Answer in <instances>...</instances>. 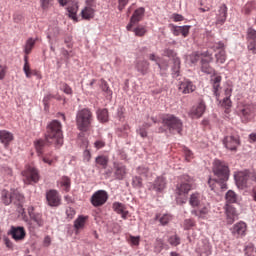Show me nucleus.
Returning a JSON list of instances; mask_svg holds the SVG:
<instances>
[{
    "mask_svg": "<svg viewBox=\"0 0 256 256\" xmlns=\"http://www.w3.org/2000/svg\"><path fill=\"white\" fill-rule=\"evenodd\" d=\"M203 203V195L197 192L191 194L189 199V204L191 205V207H201Z\"/></svg>",
    "mask_w": 256,
    "mask_h": 256,
    "instance_id": "30",
    "label": "nucleus"
},
{
    "mask_svg": "<svg viewBox=\"0 0 256 256\" xmlns=\"http://www.w3.org/2000/svg\"><path fill=\"white\" fill-rule=\"evenodd\" d=\"M130 31H133L136 37H145L147 33V28L143 25H138L136 28H131Z\"/></svg>",
    "mask_w": 256,
    "mask_h": 256,
    "instance_id": "44",
    "label": "nucleus"
},
{
    "mask_svg": "<svg viewBox=\"0 0 256 256\" xmlns=\"http://www.w3.org/2000/svg\"><path fill=\"white\" fill-rule=\"evenodd\" d=\"M81 17L85 19V21H90V19L95 17V9L91 7V4H87V6L81 10Z\"/></svg>",
    "mask_w": 256,
    "mask_h": 256,
    "instance_id": "28",
    "label": "nucleus"
},
{
    "mask_svg": "<svg viewBox=\"0 0 256 256\" xmlns=\"http://www.w3.org/2000/svg\"><path fill=\"white\" fill-rule=\"evenodd\" d=\"M2 203H4V205H11V203H13V192L10 193L7 190H3L2 191Z\"/></svg>",
    "mask_w": 256,
    "mask_h": 256,
    "instance_id": "40",
    "label": "nucleus"
},
{
    "mask_svg": "<svg viewBox=\"0 0 256 256\" xmlns=\"http://www.w3.org/2000/svg\"><path fill=\"white\" fill-rule=\"evenodd\" d=\"M23 71L27 77V79H31V65L29 64V56H24V66Z\"/></svg>",
    "mask_w": 256,
    "mask_h": 256,
    "instance_id": "45",
    "label": "nucleus"
},
{
    "mask_svg": "<svg viewBox=\"0 0 256 256\" xmlns=\"http://www.w3.org/2000/svg\"><path fill=\"white\" fill-rule=\"evenodd\" d=\"M39 157L41 161H43V163H46L47 165H53L56 161V159L52 154H45V155L42 154Z\"/></svg>",
    "mask_w": 256,
    "mask_h": 256,
    "instance_id": "47",
    "label": "nucleus"
},
{
    "mask_svg": "<svg viewBox=\"0 0 256 256\" xmlns=\"http://www.w3.org/2000/svg\"><path fill=\"white\" fill-rule=\"evenodd\" d=\"M145 15V8L140 7L136 9L130 18V23L126 26L127 31H131L133 29L134 25H137L140 21L143 20V17Z\"/></svg>",
    "mask_w": 256,
    "mask_h": 256,
    "instance_id": "15",
    "label": "nucleus"
},
{
    "mask_svg": "<svg viewBox=\"0 0 256 256\" xmlns=\"http://www.w3.org/2000/svg\"><path fill=\"white\" fill-rule=\"evenodd\" d=\"M216 57V63H219L220 65H223L225 61H227V53L225 50H220L218 53L215 54Z\"/></svg>",
    "mask_w": 256,
    "mask_h": 256,
    "instance_id": "46",
    "label": "nucleus"
},
{
    "mask_svg": "<svg viewBox=\"0 0 256 256\" xmlns=\"http://www.w3.org/2000/svg\"><path fill=\"white\" fill-rule=\"evenodd\" d=\"M47 143V140L38 139L34 142V147L36 149L38 157H41L43 155V149H45V145Z\"/></svg>",
    "mask_w": 256,
    "mask_h": 256,
    "instance_id": "37",
    "label": "nucleus"
},
{
    "mask_svg": "<svg viewBox=\"0 0 256 256\" xmlns=\"http://www.w3.org/2000/svg\"><path fill=\"white\" fill-rule=\"evenodd\" d=\"M223 145L229 151H237V148L241 145V138L239 135L226 136L223 139Z\"/></svg>",
    "mask_w": 256,
    "mask_h": 256,
    "instance_id": "12",
    "label": "nucleus"
},
{
    "mask_svg": "<svg viewBox=\"0 0 256 256\" xmlns=\"http://www.w3.org/2000/svg\"><path fill=\"white\" fill-rule=\"evenodd\" d=\"M109 199V194L105 190L96 191L90 199V203H92L93 207H103L107 203Z\"/></svg>",
    "mask_w": 256,
    "mask_h": 256,
    "instance_id": "10",
    "label": "nucleus"
},
{
    "mask_svg": "<svg viewBox=\"0 0 256 256\" xmlns=\"http://www.w3.org/2000/svg\"><path fill=\"white\" fill-rule=\"evenodd\" d=\"M62 91H64V93H66V95H71V93H73V90L66 83L62 84Z\"/></svg>",
    "mask_w": 256,
    "mask_h": 256,
    "instance_id": "60",
    "label": "nucleus"
},
{
    "mask_svg": "<svg viewBox=\"0 0 256 256\" xmlns=\"http://www.w3.org/2000/svg\"><path fill=\"white\" fill-rule=\"evenodd\" d=\"M5 75H7V66L0 65V80L5 79Z\"/></svg>",
    "mask_w": 256,
    "mask_h": 256,
    "instance_id": "61",
    "label": "nucleus"
},
{
    "mask_svg": "<svg viewBox=\"0 0 256 256\" xmlns=\"http://www.w3.org/2000/svg\"><path fill=\"white\" fill-rule=\"evenodd\" d=\"M221 76H215L211 79L213 93L217 99H219V95H221Z\"/></svg>",
    "mask_w": 256,
    "mask_h": 256,
    "instance_id": "27",
    "label": "nucleus"
},
{
    "mask_svg": "<svg viewBox=\"0 0 256 256\" xmlns=\"http://www.w3.org/2000/svg\"><path fill=\"white\" fill-rule=\"evenodd\" d=\"M168 243H170V245H173V247H177V245H180L181 243V238H179V236L177 235L171 236L168 239Z\"/></svg>",
    "mask_w": 256,
    "mask_h": 256,
    "instance_id": "51",
    "label": "nucleus"
},
{
    "mask_svg": "<svg viewBox=\"0 0 256 256\" xmlns=\"http://www.w3.org/2000/svg\"><path fill=\"white\" fill-rule=\"evenodd\" d=\"M35 43H37V39L35 38H28L23 46L24 49V57H29L31 55V52L33 51V48L35 47Z\"/></svg>",
    "mask_w": 256,
    "mask_h": 256,
    "instance_id": "32",
    "label": "nucleus"
},
{
    "mask_svg": "<svg viewBox=\"0 0 256 256\" xmlns=\"http://www.w3.org/2000/svg\"><path fill=\"white\" fill-rule=\"evenodd\" d=\"M113 209L118 215L122 216V219H127L129 215V211H127V208L123 205V203L115 202L113 204Z\"/></svg>",
    "mask_w": 256,
    "mask_h": 256,
    "instance_id": "31",
    "label": "nucleus"
},
{
    "mask_svg": "<svg viewBox=\"0 0 256 256\" xmlns=\"http://www.w3.org/2000/svg\"><path fill=\"white\" fill-rule=\"evenodd\" d=\"M225 214H226V221L228 225H233L235 223V219L238 217L237 209L233 207L231 204H225Z\"/></svg>",
    "mask_w": 256,
    "mask_h": 256,
    "instance_id": "18",
    "label": "nucleus"
},
{
    "mask_svg": "<svg viewBox=\"0 0 256 256\" xmlns=\"http://www.w3.org/2000/svg\"><path fill=\"white\" fill-rule=\"evenodd\" d=\"M217 180L209 178L208 185L212 191H215V188L217 187Z\"/></svg>",
    "mask_w": 256,
    "mask_h": 256,
    "instance_id": "59",
    "label": "nucleus"
},
{
    "mask_svg": "<svg viewBox=\"0 0 256 256\" xmlns=\"http://www.w3.org/2000/svg\"><path fill=\"white\" fill-rule=\"evenodd\" d=\"M154 219L155 221H159L161 225H167L172 218L169 214H157Z\"/></svg>",
    "mask_w": 256,
    "mask_h": 256,
    "instance_id": "41",
    "label": "nucleus"
},
{
    "mask_svg": "<svg viewBox=\"0 0 256 256\" xmlns=\"http://www.w3.org/2000/svg\"><path fill=\"white\" fill-rule=\"evenodd\" d=\"M100 87L102 91H104V93H106L107 95H112L111 89L109 88V84L104 79L101 80Z\"/></svg>",
    "mask_w": 256,
    "mask_h": 256,
    "instance_id": "50",
    "label": "nucleus"
},
{
    "mask_svg": "<svg viewBox=\"0 0 256 256\" xmlns=\"http://www.w3.org/2000/svg\"><path fill=\"white\" fill-rule=\"evenodd\" d=\"M96 163H97V165H100V167H102V169H107V165L109 163V158H107V156H98L96 158Z\"/></svg>",
    "mask_w": 256,
    "mask_h": 256,
    "instance_id": "48",
    "label": "nucleus"
},
{
    "mask_svg": "<svg viewBox=\"0 0 256 256\" xmlns=\"http://www.w3.org/2000/svg\"><path fill=\"white\" fill-rule=\"evenodd\" d=\"M40 5L44 10L49 9L53 5V0H40Z\"/></svg>",
    "mask_w": 256,
    "mask_h": 256,
    "instance_id": "54",
    "label": "nucleus"
},
{
    "mask_svg": "<svg viewBox=\"0 0 256 256\" xmlns=\"http://www.w3.org/2000/svg\"><path fill=\"white\" fill-rule=\"evenodd\" d=\"M191 29V26H174L173 27V35L175 37H179V35H182L183 37H189V31Z\"/></svg>",
    "mask_w": 256,
    "mask_h": 256,
    "instance_id": "29",
    "label": "nucleus"
},
{
    "mask_svg": "<svg viewBox=\"0 0 256 256\" xmlns=\"http://www.w3.org/2000/svg\"><path fill=\"white\" fill-rule=\"evenodd\" d=\"M93 123V112L88 108H84L76 114V124L80 131H87Z\"/></svg>",
    "mask_w": 256,
    "mask_h": 256,
    "instance_id": "3",
    "label": "nucleus"
},
{
    "mask_svg": "<svg viewBox=\"0 0 256 256\" xmlns=\"http://www.w3.org/2000/svg\"><path fill=\"white\" fill-rule=\"evenodd\" d=\"M137 171L139 175H144L145 177H147V173H149V168L140 166L138 167Z\"/></svg>",
    "mask_w": 256,
    "mask_h": 256,
    "instance_id": "58",
    "label": "nucleus"
},
{
    "mask_svg": "<svg viewBox=\"0 0 256 256\" xmlns=\"http://www.w3.org/2000/svg\"><path fill=\"white\" fill-rule=\"evenodd\" d=\"M157 65L160 71H167L169 69V62L167 60H160Z\"/></svg>",
    "mask_w": 256,
    "mask_h": 256,
    "instance_id": "53",
    "label": "nucleus"
},
{
    "mask_svg": "<svg viewBox=\"0 0 256 256\" xmlns=\"http://www.w3.org/2000/svg\"><path fill=\"white\" fill-rule=\"evenodd\" d=\"M205 102L201 101L200 103H198L196 106H193L190 110V117H192V119H199L200 117H203V113H205Z\"/></svg>",
    "mask_w": 256,
    "mask_h": 256,
    "instance_id": "20",
    "label": "nucleus"
},
{
    "mask_svg": "<svg viewBox=\"0 0 256 256\" xmlns=\"http://www.w3.org/2000/svg\"><path fill=\"white\" fill-rule=\"evenodd\" d=\"M132 184L134 185V187H141L143 185V180L141 179V177L135 176L132 179Z\"/></svg>",
    "mask_w": 256,
    "mask_h": 256,
    "instance_id": "56",
    "label": "nucleus"
},
{
    "mask_svg": "<svg viewBox=\"0 0 256 256\" xmlns=\"http://www.w3.org/2000/svg\"><path fill=\"white\" fill-rule=\"evenodd\" d=\"M212 171L220 181L229 180V166L224 161L214 160Z\"/></svg>",
    "mask_w": 256,
    "mask_h": 256,
    "instance_id": "6",
    "label": "nucleus"
},
{
    "mask_svg": "<svg viewBox=\"0 0 256 256\" xmlns=\"http://www.w3.org/2000/svg\"><path fill=\"white\" fill-rule=\"evenodd\" d=\"M239 113L242 123H249L256 117V105L245 104L239 109Z\"/></svg>",
    "mask_w": 256,
    "mask_h": 256,
    "instance_id": "7",
    "label": "nucleus"
},
{
    "mask_svg": "<svg viewBox=\"0 0 256 256\" xmlns=\"http://www.w3.org/2000/svg\"><path fill=\"white\" fill-rule=\"evenodd\" d=\"M46 199L50 207H58L59 203H61V198L56 190H49L46 193Z\"/></svg>",
    "mask_w": 256,
    "mask_h": 256,
    "instance_id": "21",
    "label": "nucleus"
},
{
    "mask_svg": "<svg viewBox=\"0 0 256 256\" xmlns=\"http://www.w3.org/2000/svg\"><path fill=\"white\" fill-rule=\"evenodd\" d=\"M129 242L131 245H139V243H141V237L139 236H130L129 237Z\"/></svg>",
    "mask_w": 256,
    "mask_h": 256,
    "instance_id": "55",
    "label": "nucleus"
},
{
    "mask_svg": "<svg viewBox=\"0 0 256 256\" xmlns=\"http://www.w3.org/2000/svg\"><path fill=\"white\" fill-rule=\"evenodd\" d=\"M28 215L30 219H26L25 221L29 231H35V229H39V227H43V225H45L43 214L34 212L33 207L28 208Z\"/></svg>",
    "mask_w": 256,
    "mask_h": 256,
    "instance_id": "5",
    "label": "nucleus"
},
{
    "mask_svg": "<svg viewBox=\"0 0 256 256\" xmlns=\"http://www.w3.org/2000/svg\"><path fill=\"white\" fill-rule=\"evenodd\" d=\"M184 155L186 161H191V159H193V152H191V150H189L188 148H184Z\"/></svg>",
    "mask_w": 256,
    "mask_h": 256,
    "instance_id": "57",
    "label": "nucleus"
},
{
    "mask_svg": "<svg viewBox=\"0 0 256 256\" xmlns=\"http://www.w3.org/2000/svg\"><path fill=\"white\" fill-rule=\"evenodd\" d=\"M196 89L197 87L195 86V84H193L191 80H188V79H184L179 84V91H181L183 95L193 93V91H195Z\"/></svg>",
    "mask_w": 256,
    "mask_h": 256,
    "instance_id": "22",
    "label": "nucleus"
},
{
    "mask_svg": "<svg viewBox=\"0 0 256 256\" xmlns=\"http://www.w3.org/2000/svg\"><path fill=\"white\" fill-rule=\"evenodd\" d=\"M162 123L170 133L181 134V131H183V121L173 114L164 115Z\"/></svg>",
    "mask_w": 256,
    "mask_h": 256,
    "instance_id": "4",
    "label": "nucleus"
},
{
    "mask_svg": "<svg viewBox=\"0 0 256 256\" xmlns=\"http://www.w3.org/2000/svg\"><path fill=\"white\" fill-rule=\"evenodd\" d=\"M183 227L186 230H189L192 227H195V220H193L191 218L184 220Z\"/></svg>",
    "mask_w": 256,
    "mask_h": 256,
    "instance_id": "52",
    "label": "nucleus"
},
{
    "mask_svg": "<svg viewBox=\"0 0 256 256\" xmlns=\"http://www.w3.org/2000/svg\"><path fill=\"white\" fill-rule=\"evenodd\" d=\"M212 61H213V55L210 54L209 52H205L201 61V71H203V73H207V75H211L214 72L213 67L209 65Z\"/></svg>",
    "mask_w": 256,
    "mask_h": 256,
    "instance_id": "16",
    "label": "nucleus"
},
{
    "mask_svg": "<svg viewBox=\"0 0 256 256\" xmlns=\"http://www.w3.org/2000/svg\"><path fill=\"white\" fill-rule=\"evenodd\" d=\"M154 253H161L165 247V241L161 238H156L154 244Z\"/></svg>",
    "mask_w": 256,
    "mask_h": 256,
    "instance_id": "42",
    "label": "nucleus"
},
{
    "mask_svg": "<svg viewBox=\"0 0 256 256\" xmlns=\"http://www.w3.org/2000/svg\"><path fill=\"white\" fill-rule=\"evenodd\" d=\"M58 185L61 187L63 191H66V193H69L71 189V178L67 176H63L59 181Z\"/></svg>",
    "mask_w": 256,
    "mask_h": 256,
    "instance_id": "34",
    "label": "nucleus"
},
{
    "mask_svg": "<svg viewBox=\"0 0 256 256\" xmlns=\"http://www.w3.org/2000/svg\"><path fill=\"white\" fill-rule=\"evenodd\" d=\"M193 189V179L189 176H184V181L176 186V203L183 205L187 203V195Z\"/></svg>",
    "mask_w": 256,
    "mask_h": 256,
    "instance_id": "2",
    "label": "nucleus"
},
{
    "mask_svg": "<svg viewBox=\"0 0 256 256\" xmlns=\"http://www.w3.org/2000/svg\"><path fill=\"white\" fill-rule=\"evenodd\" d=\"M23 181L26 185H31L32 183H39V170L33 166H27L24 171H22Z\"/></svg>",
    "mask_w": 256,
    "mask_h": 256,
    "instance_id": "8",
    "label": "nucleus"
},
{
    "mask_svg": "<svg viewBox=\"0 0 256 256\" xmlns=\"http://www.w3.org/2000/svg\"><path fill=\"white\" fill-rule=\"evenodd\" d=\"M252 178L253 174L247 170L240 171L234 175L236 185H238V187H241V189H245V187H248L249 183H251Z\"/></svg>",
    "mask_w": 256,
    "mask_h": 256,
    "instance_id": "9",
    "label": "nucleus"
},
{
    "mask_svg": "<svg viewBox=\"0 0 256 256\" xmlns=\"http://www.w3.org/2000/svg\"><path fill=\"white\" fill-rule=\"evenodd\" d=\"M164 57H169V59L173 60L174 66L172 67L174 77H179V70L181 69V60L177 57V53H175L171 49L164 50Z\"/></svg>",
    "mask_w": 256,
    "mask_h": 256,
    "instance_id": "11",
    "label": "nucleus"
},
{
    "mask_svg": "<svg viewBox=\"0 0 256 256\" xmlns=\"http://www.w3.org/2000/svg\"><path fill=\"white\" fill-rule=\"evenodd\" d=\"M66 9L68 11V17L75 21H79V18H77V12L79 11V3L77 1L72 0L69 6H66Z\"/></svg>",
    "mask_w": 256,
    "mask_h": 256,
    "instance_id": "24",
    "label": "nucleus"
},
{
    "mask_svg": "<svg viewBox=\"0 0 256 256\" xmlns=\"http://www.w3.org/2000/svg\"><path fill=\"white\" fill-rule=\"evenodd\" d=\"M127 175V167L123 164L114 163V177L118 181H123Z\"/></svg>",
    "mask_w": 256,
    "mask_h": 256,
    "instance_id": "23",
    "label": "nucleus"
},
{
    "mask_svg": "<svg viewBox=\"0 0 256 256\" xmlns=\"http://www.w3.org/2000/svg\"><path fill=\"white\" fill-rule=\"evenodd\" d=\"M227 20V6L220 7L219 15L217 17L216 25H223Z\"/></svg>",
    "mask_w": 256,
    "mask_h": 256,
    "instance_id": "36",
    "label": "nucleus"
},
{
    "mask_svg": "<svg viewBox=\"0 0 256 256\" xmlns=\"http://www.w3.org/2000/svg\"><path fill=\"white\" fill-rule=\"evenodd\" d=\"M89 219L88 216H79L75 221H74V228L76 231H79L85 227V223H87V220Z\"/></svg>",
    "mask_w": 256,
    "mask_h": 256,
    "instance_id": "38",
    "label": "nucleus"
},
{
    "mask_svg": "<svg viewBox=\"0 0 256 256\" xmlns=\"http://www.w3.org/2000/svg\"><path fill=\"white\" fill-rule=\"evenodd\" d=\"M46 142L48 145H63V125L58 120H52L46 128Z\"/></svg>",
    "mask_w": 256,
    "mask_h": 256,
    "instance_id": "1",
    "label": "nucleus"
},
{
    "mask_svg": "<svg viewBox=\"0 0 256 256\" xmlns=\"http://www.w3.org/2000/svg\"><path fill=\"white\" fill-rule=\"evenodd\" d=\"M84 161L89 163L91 161V152L89 150H85L83 153Z\"/></svg>",
    "mask_w": 256,
    "mask_h": 256,
    "instance_id": "63",
    "label": "nucleus"
},
{
    "mask_svg": "<svg viewBox=\"0 0 256 256\" xmlns=\"http://www.w3.org/2000/svg\"><path fill=\"white\" fill-rule=\"evenodd\" d=\"M230 231L233 237H236V239H241V237H245V235H247V223L243 221L237 222L232 226Z\"/></svg>",
    "mask_w": 256,
    "mask_h": 256,
    "instance_id": "14",
    "label": "nucleus"
},
{
    "mask_svg": "<svg viewBox=\"0 0 256 256\" xmlns=\"http://www.w3.org/2000/svg\"><path fill=\"white\" fill-rule=\"evenodd\" d=\"M165 187H167V182L165 181V179L163 177H158L153 184V190L154 191H163V189H165Z\"/></svg>",
    "mask_w": 256,
    "mask_h": 256,
    "instance_id": "35",
    "label": "nucleus"
},
{
    "mask_svg": "<svg viewBox=\"0 0 256 256\" xmlns=\"http://www.w3.org/2000/svg\"><path fill=\"white\" fill-rule=\"evenodd\" d=\"M15 139V136H13V133L7 131V130H0V143L4 145L5 149L11 145V142Z\"/></svg>",
    "mask_w": 256,
    "mask_h": 256,
    "instance_id": "25",
    "label": "nucleus"
},
{
    "mask_svg": "<svg viewBox=\"0 0 256 256\" xmlns=\"http://www.w3.org/2000/svg\"><path fill=\"white\" fill-rule=\"evenodd\" d=\"M205 55V52L204 53H193L191 56H190V61L191 63H197V61H200L201 62L203 61V56Z\"/></svg>",
    "mask_w": 256,
    "mask_h": 256,
    "instance_id": "49",
    "label": "nucleus"
},
{
    "mask_svg": "<svg viewBox=\"0 0 256 256\" xmlns=\"http://www.w3.org/2000/svg\"><path fill=\"white\" fill-rule=\"evenodd\" d=\"M209 213H211V205L209 203H203L198 206V209L192 211V215H195L199 219H207Z\"/></svg>",
    "mask_w": 256,
    "mask_h": 256,
    "instance_id": "17",
    "label": "nucleus"
},
{
    "mask_svg": "<svg viewBox=\"0 0 256 256\" xmlns=\"http://www.w3.org/2000/svg\"><path fill=\"white\" fill-rule=\"evenodd\" d=\"M12 203L16 205L17 207H23V203H25V196L23 194L19 193V191L12 192Z\"/></svg>",
    "mask_w": 256,
    "mask_h": 256,
    "instance_id": "33",
    "label": "nucleus"
},
{
    "mask_svg": "<svg viewBox=\"0 0 256 256\" xmlns=\"http://www.w3.org/2000/svg\"><path fill=\"white\" fill-rule=\"evenodd\" d=\"M94 147H96L97 149H103V147H105V141L103 140H98L94 143Z\"/></svg>",
    "mask_w": 256,
    "mask_h": 256,
    "instance_id": "64",
    "label": "nucleus"
},
{
    "mask_svg": "<svg viewBox=\"0 0 256 256\" xmlns=\"http://www.w3.org/2000/svg\"><path fill=\"white\" fill-rule=\"evenodd\" d=\"M246 40L248 51H251L253 55H256V30L253 27L247 29Z\"/></svg>",
    "mask_w": 256,
    "mask_h": 256,
    "instance_id": "13",
    "label": "nucleus"
},
{
    "mask_svg": "<svg viewBox=\"0 0 256 256\" xmlns=\"http://www.w3.org/2000/svg\"><path fill=\"white\" fill-rule=\"evenodd\" d=\"M9 235H11L14 241H23L27 233L25 232V228L21 226H17V227L12 226L10 229Z\"/></svg>",
    "mask_w": 256,
    "mask_h": 256,
    "instance_id": "19",
    "label": "nucleus"
},
{
    "mask_svg": "<svg viewBox=\"0 0 256 256\" xmlns=\"http://www.w3.org/2000/svg\"><path fill=\"white\" fill-rule=\"evenodd\" d=\"M97 116L98 121H100L101 123H107V121H109V112L107 111V109L98 110Z\"/></svg>",
    "mask_w": 256,
    "mask_h": 256,
    "instance_id": "43",
    "label": "nucleus"
},
{
    "mask_svg": "<svg viewBox=\"0 0 256 256\" xmlns=\"http://www.w3.org/2000/svg\"><path fill=\"white\" fill-rule=\"evenodd\" d=\"M149 62L147 60H138L135 65L136 71L141 75H147L149 72Z\"/></svg>",
    "mask_w": 256,
    "mask_h": 256,
    "instance_id": "26",
    "label": "nucleus"
},
{
    "mask_svg": "<svg viewBox=\"0 0 256 256\" xmlns=\"http://www.w3.org/2000/svg\"><path fill=\"white\" fill-rule=\"evenodd\" d=\"M75 209L73 208H67L66 209V215L69 219H73V217H75Z\"/></svg>",
    "mask_w": 256,
    "mask_h": 256,
    "instance_id": "62",
    "label": "nucleus"
},
{
    "mask_svg": "<svg viewBox=\"0 0 256 256\" xmlns=\"http://www.w3.org/2000/svg\"><path fill=\"white\" fill-rule=\"evenodd\" d=\"M225 199L226 205H233V203H237V194L234 191L229 190L225 195Z\"/></svg>",
    "mask_w": 256,
    "mask_h": 256,
    "instance_id": "39",
    "label": "nucleus"
}]
</instances>
